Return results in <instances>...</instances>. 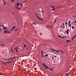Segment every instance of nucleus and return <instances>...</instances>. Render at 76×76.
I'll use <instances>...</instances> for the list:
<instances>
[{"mask_svg":"<svg viewBox=\"0 0 76 76\" xmlns=\"http://www.w3.org/2000/svg\"><path fill=\"white\" fill-rule=\"evenodd\" d=\"M4 26H3V25L1 26V27H4Z\"/></svg>","mask_w":76,"mask_h":76,"instance_id":"nucleus-35","label":"nucleus"},{"mask_svg":"<svg viewBox=\"0 0 76 76\" xmlns=\"http://www.w3.org/2000/svg\"><path fill=\"white\" fill-rule=\"evenodd\" d=\"M74 39V38H73H73L72 39V40H73Z\"/></svg>","mask_w":76,"mask_h":76,"instance_id":"nucleus-50","label":"nucleus"},{"mask_svg":"<svg viewBox=\"0 0 76 76\" xmlns=\"http://www.w3.org/2000/svg\"><path fill=\"white\" fill-rule=\"evenodd\" d=\"M58 37L60 38H62V37H61V36H58Z\"/></svg>","mask_w":76,"mask_h":76,"instance_id":"nucleus-29","label":"nucleus"},{"mask_svg":"<svg viewBox=\"0 0 76 76\" xmlns=\"http://www.w3.org/2000/svg\"><path fill=\"white\" fill-rule=\"evenodd\" d=\"M66 41L67 42H69L70 41L69 40H67Z\"/></svg>","mask_w":76,"mask_h":76,"instance_id":"nucleus-17","label":"nucleus"},{"mask_svg":"<svg viewBox=\"0 0 76 76\" xmlns=\"http://www.w3.org/2000/svg\"><path fill=\"white\" fill-rule=\"evenodd\" d=\"M12 58H10L9 59L10 60H12Z\"/></svg>","mask_w":76,"mask_h":76,"instance_id":"nucleus-22","label":"nucleus"},{"mask_svg":"<svg viewBox=\"0 0 76 76\" xmlns=\"http://www.w3.org/2000/svg\"><path fill=\"white\" fill-rule=\"evenodd\" d=\"M26 23H25V25H26Z\"/></svg>","mask_w":76,"mask_h":76,"instance_id":"nucleus-60","label":"nucleus"},{"mask_svg":"<svg viewBox=\"0 0 76 76\" xmlns=\"http://www.w3.org/2000/svg\"><path fill=\"white\" fill-rule=\"evenodd\" d=\"M48 56V55H46L45 56V58L46 56Z\"/></svg>","mask_w":76,"mask_h":76,"instance_id":"nucleus-19","label":"nucleus"},{"mask_svg":"<svg viewBox=\"0 0 76 76\" xmlns=\"http://www.w3.org/2000/svg\"><path fill=\"white\" fill-rule=\"evenodd\" d=\"M22 50H24V49L23 48L22 49H21Z\"/></svg>","mask_w":76,"mask_h":76,"instance_id":"nucleus-62","label":"nucleus"},{"mask_svg":"<svg viewBox=\"0 0 76 76\" xmlns=\"http://www.w3.org/2000/svg\"><path fill=\"white\" fill-rule=\"evenodd\" d=\"M35 23L34 22L33 24L34 25H36V24H35Z\"/></svg>","mask_w":76,"mask_h":76,"instance_id":"nucleus-26","label":"nucleus"},{"mask_svg":"<svg viewBox=\"0 0 76 76\" xmlns=\"http://www.w3.org/2000/svg\"><path fill=\"white\" fill-rule=\"evenodd\" d=\"M1 24H0V27H1V26H0V25H1Z\"/></svg>","mask_w":76,"mask_h":76,"instance_id":"nucleus-51","label":"nucleus"},{"mask_svg":"<svg viewBox=\"0 0 76 76\" xmlns=\"http://www.w3.org/2000/svg\"><path fill=\"white\" fill-rule=\"evenodd\" d=\"M55 10V8L53 7L52 8V10L53 11H54Z\"/></svg>","mask_w":76,"mask_h":76,"instance_id":"nucleus-7","label":"nucleus"},{"mask_svg":"<svg viewBox=\"0 0 76 76\" xmlns=\"http://www.w3.org/2000/svg\"><path fill=\"white\" fill-rule=\"evenodd\" d=\"M14 1H15V0H12L11 1H12V2H13Z\"/></svg>","mask_w":76,"mask_h":76,"instance_id":"nucleus-41","label":"nucleus"},{"mask_svg":"<svg viewBox=\"0 0 76 76\" xmlns=\"http://www.w3.org/2000/svg\"><path fill=\"white\" fill-rule=\"evenodd\" d=\"M55 23L56 22V20H55Z\"/></svg>","mask_w":76,"mask_h":76,"instance_id":"nucleus-42","label":"nucleus"},{"mask_svg":"<svg viewBox=\"0 0 76 76\" xmlns=\"http://www.w3.org/2000/svg\"><path fill=\"white\" fill-rule=\"evenodd\" d=\"M2 73H1L0 74V75H2Z\"/></svg>","mask_w":76,"mask_h":76,"instance_id":"nucleus-46","label":"nucleus"},{"mask_svg":"<svg viewBox=\"0 0 76 76\" xmlns=\"http://www.w3.org/2000/svg\"><path fill=\"white\" fill-rule=\"evenodd\" d=\"M1 46H4V45H5L1 44Z\"/></svg>","mask_w":76,"mask_h":76,"instance_id":"nucleus-25","label":"nucleus"},{"mask_svg":"<svg viewBox=\"0 0 76 76\" xmlns=\"http://www.w3.org/2000/svg\"><path fill=\"white\" fill-rule=\"evenodd\" d=\"M4 32V33H10V32L7 31H5Z\"/></svg>","mask_w":76,"mask_h":76,"instance_id":"nucleus-9","label":"nucleus"},{"mask_svg":"<svg viewBox=\"0 0 76 76\" xmlns=\"http://www.w3.org/2000/svg\"><path fill=\"white\" fill-rule=\"evenodd\" d=\"M72 28H75V27H74V26H72Z\"/></svg>","mask_w":76,"mask_h":76,"instance_id":"nucleus-18","label":"nucleus"},{"mask_svg":"<svg viewBox=\"0 0 76 76\" xmlns=\"http://www.w3.org/2000/svg\"><path fill=\"white\" fill-rule=\"evenodd\" d=\"M52 57H53L52 58L53 59V58H54V57H53V56H52Z\"/></svg>","mask_w":76,"mask_h":76,"instance_id":"nucleus-36","label":"nucleus"},{"mask_svg":"<svg viewBox=\"0 0 76 76\" xmlns=\"http://www.w3.org/2000/svg\"><path fill=\"white\" fill-rule=\"evenodd\" d=\"M16 5L18 7L19 5V3H18H18H17V4H16Z\"/></svg>","mask_w":76,"mask_h":76,"instance_id":"nucleus-12","label":"nucleus"},{"mask_svg":"<svg viewBox=\"0 0 76 76\" xmlns=\"http://www.w3.org/2000/svg\"><path fill=\"white\" fill-rule=\"evenodd\" d=\"M45 44H44L43 45V46H45Z\"/></svg>","mask_w":76,"mask_h":76,"instance_id":"nucleus-59","label":"nucleus"},{"mask_svg":"<svg viewBox=\"0 0 76 76\" xmlns=\"http://www.w3.org/2000/svg\"><path fill=\"white\" fill-rule=\"evenodd\" d=\"M47 68H48L49 69H50V70H51L52 71H53V69L52 68H48V67Z\"/></svg>","mask_w":76,"mask_h":76,"instance_id":"nucleus-3","label":"nucleus"},{"mask_svg":"<svg viewBox=\"0 0 76 76\" xmlns=\"http://www.w3.org/2000/svg\"><path fill=\"white\" fill-rule=\"evenodd\" d=\"M68 24V23H65V25H67V24Z\"/></svg>","mask_w":76,"mask_h":76,"instance_id":"nucleus-24","label":"nucleus"},{"mask_svg":"<svg viewBox=\"0 0 76 76\" xmlns=\"http://www.w3.org/2000/svg\"><path fill=\"white\" fill-rule=\"evenodd\" d=\"M62 25H64V23H62V24H61Z\"/></svg>","mask_w":76,"mask_h":76,"instance_id":"nucleus-31","label":"nucleus"},{"mask_svg":"<svg viewBox=\"0 0 76 76\" xmlns=\"http://www.w3.org/2000/svg\"><path fill=\"white\" fill-rule=\"evenodd\" d=\"M35 15L37 16V18H39V17H38V15H37V14L36 12H35Z\"/></svg>","mask_w":76,"mask_h":76,"instance_id":"nucleus-8","label":"nucleus"},{"mask_svg":"<svg viewBox=\"0 0 76 76\" xmlns=\"http://www.w3.org/2000/svg\"><path fill=\"white\" fill-rule=\"evenodd\" d=\"M11 51L12 53H13V51L12 49H11Z\"/></svg>","mask_w":76,"mask_h":76,"instance_id":"nucleus-45","label":"nucleus"},{"mask_svg":"<svg viewBox=\"0 0 76 76\" xmlns=\"http://www.w3.org/2000/svg\"><path fill=\"white\" fill-rule=\"evenodd\" d=\"M5 60H7V59H5Z\"/></svg>","mask_w":76,"mask_h":76,"instance_id":"nucleus-55","label":"nucleus"},{"mask_svg":"<svg viewBox=\"0 0 76 76\" xmlns=\"http://www.w3.org/2000/svg\"><path fill=\"white\" fill-rule=\"evenodd\" d=\"M7 60L9 61H10V59H8V60Z\"/></svg>","mask_w":76,"mask_h":76,"instance_id":"nucleus-40","label":"nucleus"},{"mask_svg":"<svg viewBox=\"0 0 76 76\" xmlns=\"http://www.w3.org/2000/svg\"><path fill=\"white\" fill-rule=\"evenodd\" d=\"M76 36V35H75L73 37V38H74V39L75 38Z\"/></svg>","mask_w":76,"mask_h":76,"instance_id":"nucleus-15","label":"nucleus"},{"mask_svg":"<svg viewBox=\"0 0 76 76\" xmlns=\"http://www.w3.org/2000/svg\"><path fill=\"white\" fill-rule=\"evenodd\" d=\"M6 63H8V62H6Z\"/></svg>","mask_w":76,"mask_h":76,"instance_id":"nucleus-57","label":"nucleus"},{"mask_svg":"<svg viewBox=\"0 0 76 76\" xmlns=\"http://www.w3.org/2000/svg\"><path fill=\"white\" fill-rule=\"evenodd\" d=\"M74 23L76 24V20L75 21Z\"/></svg>","mask_w":76,"mask_h":76,"instance_id":"nucleus-44","label":"nucleus"},{"mask_svg":"<svg viewBox=\"0 0 76 76\" xmlns=\"http://www.w3.org/2000/svg\"><path fill=\"white\" fill-rule=\"evenodd\" d=\"M55 12H53V13H54Z\"/></svg>","mask_w":76,"mask_h":76,"instance_id":"nucleus-49","label":"nucleus"},{"mask_svg":"<svg viewBox=\"0 0 76 76\" xmlns=\"http://www.w3.org/2000/svg\"><path fill=\"white\" fill-rule=\"evenodd\" d=\"M54 57H55V58H56V57L55 56H54Z\"/></svg>","mask_w":76,"mask_h":76,"instance_id":"nucleus-54","label":"nucleus"},{"mask_svg":"<svg viewBox=\"0 0 76 76\" xmlns=\"http://www.w3.org/2000/svg\"><path fill=\"white\" fill-rule=\"evenodd\" d=\"M1 28H0V31H1Z\"/></svg>","mask_w":76,"mask_h":76,"instance_id":"nucleus-48","label":"nucleus"},{"mask_svg":"<svg viewBox=\"0 0 76 76\" xmlns=\"http://www.w3.org/2000/svg\"><path fill=\"white\" fill-rule=\"evenodd\" d=\"M3 28L4 30H7V28L6 27H4Z\"/></svg>","mask_w":76,"mask_h":76,"instance_id":"nucleus-10","label":"nucleus"},{"mask_svg":"<svg viewBox=\"0 0 76 76\" xmlns=\"http://www.w3.org/2000/svg\"><path fill=\"white\" fill-rule=\"evenodd\" d=\"M41 55H43V50H42V51H41Z\"/></svg>","mask_w":76,"mask_h":76,"instance_id":"nucleus-14","label":"nucleus"},{"mask_svg":"<svg viewBox=\"0 0 76 76\" xmlns=\"http://www.w3.org/2000/svg\"><path fill=\"white\" fill-rule=\"evenodd\" d=\"M16 47H17V49H16V48H15V50H16V51H17V52H18V51L17 50V49H18V48H17L18 47L17 46Z\"/></svg>","mask_w":76,"mask_h":76,"instance_id":"nucleus-6","label":"nucleus"},{"mask_svg":"<svg viewBox=\"0 0 76 76\" xmlns=\"http://www.w3.org/2000/svg\"><path fill=\"white\" fill-rule=\"evenodd\" d=\"M2 63H3L4 64H6V63H4V62H2Z\"/></svg>","mask_w":76,"mask_h":76,"instance_id":"nucleus-28","label":"nucleus"},{"mask_svg":"<svg viewBox=\"0 0 76 76\" xmlns=\"http://www.w3.org/2000/svg\"><path fill=\"white\" fill-rule=\"evenodd\" d=\"M15 28V26H14V27L12 28V29L11 30V31L13 30Z\"/></svg>","mask_w":76,"mask_h":76,"instance_id":"nucleus-4","label":"nucleus"},{"mask_svg":"<svg viewBox=\"0 0 76 76\" xmlns=\"http://www.w3.org/2000/svg\"><path fill=\"white\" fill-rule=\"evenodd\" d=\"M51 50L52 51H53V52H55V51H56V50H53V49H51Z\"/></svg>","mask_w":76,"mask_h":76,"instance_id":"nucleus-5","label":"nucleus"},{"mask_svg":"<svg viewBox=\"0 0 76 76\" xmlns=\"http://www.w3.org/2000/svg\"><path fill=\"white\" fill-rule=\"evenodd\" d=\"M58 52H59L60 51V50H58Z\"/></svg>","mask_w":76,"mask_h":76,"instance_id":"nucleus-53","label":"nucleus"},{"mask_svg":"<svg viewBox=\"0 0 76 76\" xmlns=\"http://www.w3.org/2000/svg\"><path fill=\"white\" fill-rule=\"evenodd\" d=\"M16 7V8L17 9H20V8H18V7Z\"/></svg>","mask_w":76,"mask_h":76,"instance_id":"nucleus-16","label":"nucleus"},{"mask_svg":"<svg viewBox=\"0 0 76 76\" xmlns=\"http://www.w3.org/2000/svg\"><path fill=\"white\" fill-rule=\"evenodd\" d=\"M71 1V0H68V2H70Z\"/></svg>","mask_w":76,"mask_h":76,"instance_id":"nucleus-30","label":"nucleus"},{"mask_svg":"<svg viewBox=\"0 0 76 76\" xmlns=\"http://www.w3.org/2000/svg\"><path fill=\"white\" fill-rule=\"evenodd\" d=\"M38 18L40 20H44L43 19H42L41 18H40V17Z\"/></svg>","mask_w":76,"mask_h":76,"instance_id":"nucleus-11","label":"nucleus"},{"mask_svg":"<svg viewBox=\"0 0 76 76\" xmlns=\"http://www.w3.org/2000/svg\"><path fill=\"white\" fill-rule=\"evenodd\" d=\"M62 52L63 53H64V52L63 51H62Z\"/></svg>","mask_w":76,"mask_h":76,"instance_id":"nucleus-64","label":"nucleus"},{"mask_svg":"<svg viewBox=\"0 0 76 76\" xmlns=\"http://www.w3.org/2000/svg\"><path fill=\"white\" fill-rule=\"evenodd\" d=\"M69 26H70V27H71V24H69Z\"/></svg>","mask_w":76,"mask_h":76,"instance_id":"nucleus-38","label":"nucleus"},{"mask_svg":"<svg viewBox=\"0 0 76 76\" xmlns=\"http://www.w3.org/2000/svg\"><path fill=\"white\" fill-rule=\"evenodd\" d=\"M76 16H75V15H74L73 16V17H75V18H76Z\"/></svg>","mask_w":76,"mask_h":76,"instance_id":"nucleus-39","label":"nucleus"},{"mask_svg":"<svg viewBox=\"0 0 76 76\" xmlns=\"http://www.w3.org/2000/svg\"><path fill=\"white\" fill-rule=\"evenodd\" d=\"M24 47H26V45H25L24 46H23Z\"/></svg>","mask_w":76,"mask_h":76,"instance_id":"nucleus-32","label":"nucleus"},{"mask_svg":"<svg viewBox=\"0 0 76 76\" xmlns=\"http://www.w3.org/2000/svg\"><path fill=\"white\" fill-rule=\"evenodd\" d=\"M62 27H64V28H65V26H62Z\"/></svg>","mask_w":76,"mask_h":76,"instance_id":"nucleus-37","label":"nucleus"},{"mask_svg":"<svg viewBox=\"0 0 76 76\" xmlns=\"http://www.w3.org/2000/svg\"><path fill=\"white\" fill-rule=\"evenodd\" d=\"M69 29H68L67 30V31H66V33L67 34H68L69 33Z\"/></svg>","mask_w":76,"mask_h":76,"instance_id":"nucleus-2","label":"nucleus"},{"mask_svg":"<svg viewBox=\"0 0 76 76\" xmlns=\"http://www.w3.org/2000/svg\"><path fill=\"white\" fill-rule=\"evenodd\" d=\"M62 27H63V26L62 25H61L60 26V28H62Z\"/></svg>","mask_w":76,"mask_h":76,"instance_id":"nucleus-23","label":"nucleus"},{"mask_svg":"<svg viewBox=\"0 0 76 76\" xmlns=\"http://www.w3.org/2000/svg\"><path fill=\"white\" fill-rule=\"evenodd\" d=\"M66 75L67 76H68L69 75L68 74L66 73Z\"/></svg>","mask_w":76,"mask_h":76,"instance_id":"nucleus-13","label":"nucleus"},{"mask_svg":"<svg viewBox=\"0 0 76 76\" xmlns=\"http://www.w3.org/2000/svg\"><path fill=\"white\" fill-rule=\"evenodd\" d=\"M12 61H9V62H10H10H11Z\"/></svg>","mask_w":76,"mask_h":76,"instance_id":"nucleus-47","label":"nucleus"},{"mask_svg":"<svg viewBox=\"0 0 76 76\" xmlns=\"http://www.w3.org/2000/svg\"><path fill=\"white\" fill-rule=\"evenodd\" d=\"M4 5H5L6 4V3L5 2H4Z\"/></svg>","mask_w":76,"mask_h":76,"instance_id":"nucleus-27","label":"nucleus"},{"mask_svg":"<svg viewBox=\"0 0 76 76\" xmlns=\"http://www.w3.org/2000/svg\"><path fill=\"white\" fill-rule=\"evenodd\" d=\"M64 38L65 37H62V38Z\"/></svg>","mask_w":76,"mask_h":76,"instance_id":"nucleus-43","label":"nucleus"},{"mask_svg":"<svg viewBox=\"0 0 76 76\" xmlns=\"http://www.w3.org/2000/svg\"><path fill=\"white\" fill-rule=\"evenodd\" d=\"M15 57H14L13 58V59H14L15 58Z\"/></svg>","mask_w":76,"mask_h":76,"instance_id":"nucleus-58","label":"nucleus"},{"mask_svg":"<svg viewBox=\"0 0 76 76\" xmlns=\"http://www.w3.org/2000/svg\"><path fill=\"white\" fill-rule=\"evenodd\" d=\"M24 70L25 71H26V70L25 69H24Z\"/></svg>","mask_w":76,"mask_h":76,"instance_id":"nucleus-56","label":"nucleus"},{"mask_svg":"<svg viewBox=\"0 0 76 76\" xmlns=\"http://www.w3.org/2000/svg\"><path fill=\"white\" fill-rule=\"evenodd\" d=\"M56 52L57 53H58V50H57V51H56Z\"/></svg>","mask_w":76,"mask_h":76,"instance_id":"nucleus-33","label":"nucleus"},{"mask_svg":"<svg viewBox=\"0 0 76 76\" xmlns=\"http://www.w3.org/2000/svg\"><path fill=\"white\" fill-rule=\"evenodd\" d=\"M41 57H44V56L43 55V54H42V55H41Z\"/></svg>","mask_w":76,"mask_h":76,"instance_id":"nucleus-20","label":"nucleus"},{"mask_svg":"<svg viewBox=\"0 0 76 76\" xmlns=\"http://www.w3.org/2000/svg\"><path fill=\"white\" fill-rule=\"evenodd\" d=\"M55 7L54 6H51V7Z\"/></svg>","mask_w":76,"mask_h":76,"instance_id":"nucleus-34","label":"nucleus"},{"mask_svg":"<svg viewBox=\"0 0 76 76\" xmlns=\"http://www.w3.org/2000/svg\"><path fill=\"white\" fill-rule=\"evenodd\" d=\"M71 23V21H70L69 22V23H68V24H69V25L70 24V23Z\"/></svg>","mask_w":76,"mask_h":76,"instance_id":"nucleus-21","label":"nucleus"},{"mask_svg":"<svg viewBox=\"0 0 76 76\" xmlns=\"http://www.w3.org/2000/svg\"><path fill=\"white\" fill-rule=\"evenodd\" d=\"M43 65L45 67V68H46V69H47L48 68V66H47V67L46 65L44 63H43Z\"/></svg>","mask_w":76,"mask_h":76,"instance_id":"nucleus-1","label":"nucleus"},{"mask_svg":"<svg viewBox=\"0 0 76 76\" xmlns=\"http://www.w3.org/2000/svg\"><path fill=\"white\" fill-rule=\"evenodd\" d=\"M54 62L56 63V61L54 60Z\"/></svg>","mask_w":76,"mask_h":76,"instance_id":"nucleus-63","label":"nucleus"},{"mask_svg":"<svg viewBox=\"0 0 76 76\" xmlns=\"http://www.w3.org/2000/svg\"><path fill=\"white\" fill-rule=\"evenodd\" d=\"M3 1L4 2H5L4 0H3Z\"/></svg>","mask_w":76,"mask_h":76,"instance_id":"nucleus-52","label":"nucleus"},{"mask_svg":"<svg viewBox=\"0 0 76 76\" xmlns=\"http://www.w3.org/2000/svg\"><path fill=\"white\" fill-rule=\"evenodd\" d=\"M17 29L15 30V31H17Z\"/></svg>","mask_w":76,"mask_h":76,"instance_id":"nucleus-61","label":"nucleus"}]
</instances>
